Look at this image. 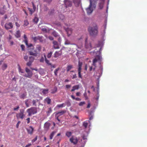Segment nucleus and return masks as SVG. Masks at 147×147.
<instances>
[{
	"label": "nucleus",
	"instance_id": "1",
	"mask_svg": "<svg viewBox=\"0 0 147 147\" xmlns=\"http://www.w3.org/2000/svg\"><path fill=\"white\" fill-rule=\"evenodd\" d=\"M98 27L96 24L93 26H90L88 28V31L90 35L92 36H96L98 34Z\"/></svg>",
	"mask_w": 147,
	"mask_h": 147
},
{
	"label": "nucleus",
	"instance_id": "2",
	"mask_svg": "<svg viewBox=\"0 0 147 147\" xmlns=\"http://www.w3.org/2000/svg\"><path fill=\"white\" fill-rule=\"evenodd\" d=\"M42 47L40 45H37L35 49L33 51L31 50H29L28 51L29 54L35 57H36L38 54H39L41 51Z\"/></svg>",
	"mask_w": 147,
	"mask_h": 147
},
{
	"label": "nucleus",
	"instance_id": "3",
	"mask_svg": "<svg viewBox=\"0 0 147 147\" xmlns=\"http://www.w3.org/2000/svg\"><path fill=\"white\" fill-rule=\"evenodd\" d=\"M96 2H94V1L90 0V5L86 9V10L87 13L88 15L91 14L93 12L94 9H95L96 6L94 4Z\"/></svg>",
	"mask_w": 147,
	"mask_h": 147
},
{
	"label": "nucleus",
	"instance_id": "4",
	"mask_svg": "<svg viewBox=\"0 0 147 147\" xmlns=\"http://www.w3.org/2000/svg\"><path fill=\"white\" fill-rule=\"evenodd\" d=\"M27 112L28 113V116H30L37 113V109L35 107H31L27 110Z\"/></svg>",
	"mask_w": 147,
	"mask_h": 147
},
{
	"label": "nucleus",
	"instance_id": "5",
	"mask_svg": "<svg viewBox=\"0 0 147 147\" xmlns=\"http://www.w3.org/2000/svg\"><path fill=\"white\" fill-rule=\"evenodd\" d=\"M24 111L23 109L20 110L19 113L17 114L16 116L18 119H22L25 117V115L24 114Z\"/></svg>",
	"mask_w": 147,
	"mask_h": 147
},
{
	"label": "nucleus",
	"instance_id": "6",
	"mask_svg": "<svg viewBox=\"0 0 147 147\" xmlns=\"http://www.w3.org/2000/svg\"><path fill=\"white\" fill-rule=\"evenodd\" d=\"M78 140L77 137L72 136L69 139L70 142L74 145L77 144L78 142Z\"/></svg>",
	"mask_w": 147,
	"mask_h": 147
},
{
	"label": "nucleus",
	"instance_id": "7",
	"mask_svg": "<svg viewBox=\"0 0 147 147\" xmlns=\"http://www.w3.org/2000/svg\"><path fill=\"white\" fill-rule=\"evenodd\" d=\"M44 57L45 58V60L46 63L49 66H50L52 68H55L56 66L55 65H52V63H50L49 61L46 58V55L44 54Z\"/></svg>",
	"mask_w": 147,
	"mask_h": 147
},
{
	"label": "nucleus",
	"instance_id": "8",
	"mask_svg": "<svg viewBox=\"0 0 147 147\" xmlns=\"http://www.w3.org/2000/svg\"><path fill=\"white\" fill-rule=\"evenodd\" d=\"M13 27V26L11 22L6 23L5 24V28L7 30L11 29Z\"/></svg>",
	"mask_w": 147,
	"mask_h": 147
},
{
	"label": "nucleus",
	"instance_id": "9",
	"mask_svg": "<svg viewBox=\"0 0 147 147\" xmlns=\"http://www.w3.org/2000/svg\"><path fill=\"white\" fill-rule=\"evenodd\" d=\"M28 133L31 135H32L34 130V128L31 126H30L28 128H26Z\"/></svg>",
	"mask_w": 147,
	"mask_h": 147
},
{
	"label": "nucleus",
	"instance_id": "10",
	"mask_svg": "<svg viewBox=\"0 0 147 147\" xmlns=\"http://www.w3.org/2000/svg\"><path fill=\"white\" fill-rule=\"evenodd\" d=\"M66 32H67V36H69L71 34L73 30L70 28H64Z\"/></svg>",
	"mask_w": 147,
	"mask_h": 147
},
{
	"label": "nucleus",
	"instance_id": "11",
	"mask_svg": "<svg viewBox=\"0 0 147 147\" xmlns=\"http://www.w3.org/2000/svg\"><path fill=\"white\" fill-rule=\"evenodd\" d=\"M51 125L50 123L49 122H47L45 123L44 124V128L45 130L48 131Z\"/></svg>",
	"mask_w": 147,
	"mask_h": 147
},
{
	"label": "nucleus",
	"instance_id": "12",
	"mask_svg": "<svg viewBox=\"0 0 147 147\" xmlns=\"http://www.w3.org/2000/svg\"><path fill=\"white\" fill-rule=\"evenodd\" d=\"M62 54V52L61 51H56L54 54V57L57 58L61 56Z\"/></svg>",
	"mask_w": 147,
	"mask_h": 147
},
{
	"label": "nucleus",
	"instance_id": "13",
	"mask_svg": "<svg viewBox=\"0 0 147 147\" xmlns=\"http://www.w3.org/2000/svg\"><path fill=\"white\" fill-rule=\"evenodd\" d=\"M66 112V111L65 110H61L60 111L57 113L55 114V116H57V115H58V117H60V116L63 115Z\"/></svg>",
	"mask_w": 147,
	"mask_h": 147
},
{
	"label": "nucleus",
	"instance_id": "14",
	"mask_svg": "<svg viewBox=\"0 0 147 147\" xmlns=\"http://www.w3.org/2000/svg\"><path fill=\"white\" fill-rule=\"evenodd\" d=\"M53 47L55 49H57L59 48L58 44L57 41H54L53 42Z\"/></svg>",
	"mask_w": 147,
	"mask_h": 147
},
{
	"label": "nucleus",
	"instance_id": "15",
	"mask_svg": "<svg viewBox=\"0 0 147 147\" xmlns=\"http://www.w3.org/2000/svg\"><path fill=\"white\" fill-rule=\"evenodd\" d=\"M25 104L26 107H28L31 105V100L30 99H27L25 100Z\"/></svg>",
	"mask_w": 147,
	"mask_h": 147
},
{
	"label": "nucleus",
	"instance_id": "16",
	"mask_svg": "<svg viewBox=\"0 0 147 147\" xmlns=\"http://www.w3.org/2000/svg\"><path fill=\"white\" fill-rule=\"evenodd\" d=\"M27 73L28 74L26 75V74L25 75H24V76L27 78H31L32 75V72L31 71H30Z\"/></svg>",
	"mask_w": 147,
	"mask_h": 147
},
{
	"label": "nucleus",
	"instance_id": "17",
	"mask_svg": "<svg viewBox=\"0 0 147 147\" xmlns=\"http://www.w3.org/2000/svg\"><path fill=\"white\" fill-rule=\"evenodd\" d=\"M79 88V85H76L73 86L72 89L71 90V92H73L76 90H78Z\"/></svg>",
	"mask_w": 147,
	"mask_h": 147
},
{
	"label": "nucleus",
	"instance_id": "18",
	"mask_svg": "<svg viewBox=\"0 0 147 147\" xmlns=\"http://www.w3.org/2000/svg\"><path fill=\"white\" fill-rule=\"evenodd\" d=\"M80 1V0H73V3L76 6H79Z\"/></svg>",
	"mask_w": 147,
	"mask_h": 147
},
{
	"label": "nucleus",
	"instance_id": "19",
	"mask_svg": "<svg viewBox=\"0 0 147 147\" xmlns=\"http://www.w3.org/2000/svg\"><path fill=\"white\" fill-rule=\"evenodd\" d=\"M20 30L17 31L15 33V36L17 38H19L20 37Z\"/></svg>",
	"mask_w": 147,
	"mask_h": 147
},
{
	"label": "nucleus",
	"instance_id": "20",
	"mask_svg": "<svg viewBox=\"0 0 147 147\" xmlns=\"http://www.w3.org/2000/svg\"><path fill=\"white\" fill-rule=\"evenodd\" d=\"M38 101V100H33L32 101V105L33 106H37L36 102Z\"/></svg>",
	"mask_w": 147,
	"mask_h": 147
},
{
	"label": "nucleus",
	"instance_id": "21",
	"mask_svg": "<svg viewBox=\"0 0 147 147\" xmlns=\"http://www.w3.org/2000/svg\"><path fill=\"white\" fill-rule=\"evenodd\" d=\"M24 41L26 44V45H28V40L26 36V34H24Z\"/></svg>",
	"mask_w": 147,
	"mask_h": 147
},
{
	"label": "nucleus",
	"instance_id": "22",
	"mask_svg": "<svg viewBox=\"0 0 147 147\" xmlns=\"http://www.w3.org/2000/svg\"><path fill=\"white\" fill-rule=\"evenodd\" d=\"M72 133L71 132L67 131L65 133V135L67 137L69 138L71 136Z\"/></svg>",
	"mask_w": 147,
	"mask_h": 147
},
{
	"label": "nucleus",
	"instance_id": "23",
	"mask_svg": "<svg viewBox=\"0 0 147 147\" xmlns=\"http://www.w3.org/2000/svg\"><path fill=\"white\" fill-rule=\"evenodd\" d=\"M71 97L73 100L75 99L77 101H79L81 100L80 98L78 97L75 98V97L73 95H71Z\"/></svg>",
	"mask_w": 147,
	"mask_h": 147
},
{
	"label": "nucleus",
	"instance_id": "24",
	"mask_svg": "<svg viewBox=\"0 0 147 147\" xmlns=\"http://www.w3.org/2000/svg\"><path fill=\"white\" fill-rule=\"evenodd\" d=\"M45 101L47 102L48 104H49L51 103V99L49 98H47L45 100Z\"/></svg>",
	"mask_w": 147,
	"mask_h": 147
},
{
	"label": "nucleus",
	"instance_id": "25",
	"mask_svg": "<svg viewBox=\"0 0 147 147\" xmlns=\"http://www.w3.org/2000/svg\"><path fill=\"white\" fill-rule=\"evenodd\" d=\"M5 6L4 5L3 8H0V13L3 15L5 13V11L3 10V9H5Z\"/></svg>",
	"mask_w": 147,
	"mask_h": 147
},
{
	"label": "nucleus",
	"instance_id": "26",
	"mask_svg": "<svg viewBox=\"0 0 147 147\" xmlns=\"http://www.w3.org/2000/svg\"><path fill=\"white\" fill-rule=\"evenodd\" d=\"M82 63L80 61H79L78 69H82Z\"/></svg>",
	"mask_w": 147,
	"mask_h": 147
},
{
	"label": "nucleus",
	"instance_id": "27",
	"mask_svg": "<svg viewBox=\"0 0 147 147\" xmlns=\"http://www.w3.org/2000/svg\"><path fill=\"white\" fill-rule=\"evenodd\" d=\"M56 132L55 131H53L52 132L50 136V139L51 140L53 139V138L55 135V134L56 133Z\"/></svg>",
	"mask_w": 147,
	"mask_h": 147
},
{
	"label": "nucleus",
	"instance_id": "28",
	"mask_svg": "<svg viewBox=\"0 0 147 147\" xmlns=\"http://www.w3.org/2000/svg\"><path fill=\"white\" fill-rule=\"evenodd\" d=\"M42 90V92L44 94H47L48 93V89H43Z\"/></svg>",
	"mask_w": 147,
	"mask_h": 147
},
{
	"label": "nucleus",
	"instance_id": "29",
	"mask_svg": "<svg viewBox=\"0 0 147 147\" xmlns=\"http://www.w3.org/2000/svg\"><path fill=\"white\" fill-rule=\"evenodd\" d=\"M41 30L43 32H47L48 31V30L45 26L42 27L41 28Z\"/></svg>",
	"mask_w": 147,
	"mask_h": 147
},
{
	"label": "nucleus",
	"instance_id": "30",
	"mask_svg": "<svg viewBox=\"0 0 147 147\" xmlns=\"http://www.w3.org/2000/svg\"><path fill=\"white\" fill-rule=\"evenodd\" d=\"M7 64L6 63H4L2 66V69L3 70L5 69L7 67Z\"/></svg>",
	"mask_w": 147,
	"mask_h": 147
},
{
	"label": "nucleus",
	"instance_id": "31",
	"mask_svg": "<svg viewBox=\"0 0 147 147\" xmlns=\"http://www.w3.org/2000/svg\"><path fill=\"white\" fill-rule=\"evenodd\" d=\"M73 68V66L72 65H69L67 66V71H69L71 69Z\"/></svg>",
	"mask_w": 147,
	"mask_h": 147
},
{
	"label": "nucleus",
	"instance_id": "32",
	"mask_svg": "<svg viewBox=\"0 0 147 147\" xmlns=\"http://www.w3.org/2000/svg\"><path fill=\"white\" fill-rule=\"evenodd\" d=\"M34 59V57L30 56L29 57V61L32 63Z\"/></svg>",
	"mask_w": 147,
	"mask_h": 147
},
{
	"label": "nucleus",
	"instance_id": "33",
	"mask_svg": "<svg viewBox=\"0 0 147 147\" xmlns=\"http://www.w3.org/2000/svg\"><path fill=\"white\" fill-rule=\"evenodd\" d=\"M28 9L30 11V14L31 15H32L33 13H34L35 11L34 10H33V9H31L30 8H28Z\"/></svg>",
	"mask_w": 147,
	"mask_h": 147
},
{
	"label": "nucleus",
	"instance_id": "34",
	"mask_svg": "<svg viewBox=\"0 0 147 147\" xmlns=\"http://www.w3.org/2000/svg\"><path fill=\"white\" fill-rule=\"evenodd\" d=\"M81 69H78V77L80 78H82V76L81 75Z\"/></svg>",
	"mask_w": 147,
	"mask_h": 147
},
{
	"label": "nucleus",
	"instance_id": "35",
	"mask_svg": "<svg viewBox=\"0 0 147 147\" xmlns=\"http://www.w3.org/2000/svg\"><path fill=\"white\" fill-rule=\"evenodd\" d=\"M53 52H50L49 53H48L47 55V57L48 58H50L52 55Z\"/></svg>",
	"mask_w": 147,
	"mask_h": 147
},
{
	"label": "nucleus",
	"instance_id": "36",
	"mask_svg": "<svg viewBox=\"0 0 147 147\" xmlns=\"http://www.w3.org/2000/svg\"><path fill=\"white\" fill-rule=\"evenodd\" d=\"M29 24V23L27 20H24V27L27 26Z\"/></svg>",
	"mask_w": 147,
	"mask_h": 147
},
{
	"label": "nucleus",
	"instance_id": "37",
	"mask_svg": "<svg viewBox=\"0 0 147 147\" xmlns=\"http://www.w3.org/2000/svg\"><path fill=\"white\" fill-rule=\"evenodd\" d=\"M52 34L53 36L56 37L58 36L57 33L55 31H54L53 32Z\"/></svg>",
	"mask_w": 147,
	"mask_h": 147
},
{
	"label": "nucleus",
	"instance_id": "38",
	"mask_svg": "<svg viewBox=\"0 0 147 147\" xmlns=\"http://www.w3.org/2000/svg\"><path fill=\"white\" fill-rule=\"evenodd\" d=\"M18 71L19 73H24V70H23L20 67L19 65H18Z\"/></svg>",
	"mask_w": 147,
	"mask_h": 147
},
{
	"label": "nucleus",
	"instance_id": "39",
	"mask_svg": "<svg viewBox=\"0 0 147 147\" xmlns=\"http://www.w3.org/2000/svg\"><path fill=\"white\" fill-rule=\"evenodd\" d=\"M64 3L66 5H67V3H69V5H71V2L69 1V0H64Z\"/></svg>",
	"mask_w": 147,
	"mask_h": 147
},
{
	"label": "nucleus",
	"instance_id": "40",
	"mask_svg": "<svg viewBox=\"0 0 147 147\" xmlns=\"http://www.w3.org/2000/svg\"><path fill=\"white\" fill-rule=\"evenodd\" d=\"M97 61H98V59L96 58H95L94 59H93V65L94 66H96V64L95 63H96Z\"/></svg>",
	"mask_w": 147,
	"mask_h": 147
},
{
	"label": "nucleus",
	"instance_id": "41",
	"mask_svg": "<svg viewBox=\"0 0 147 147\" xmlns=\"http://www.w3.org/2000/svg\"><path fill=\"white\" fill-rule=\"evenodd\" d=\"M38 21V19L36 17H35L33 20V22L35 23H37Z\"/></svg>",
	"mask_w": 147,
	"mask_h": 147
},
{
	"label": "nucleus",
	"instance_id": "42",
	"mask_svg": "<svg viewBox=\"0 0 147 147\" xmlns=\"http://www.w3.org/2000/svg\"><path fill=\"white\" fill-rule=\"evenodd\" d=\"M39 36L36 37H34L32 38V39L34 40V41L36 42H37V40H38Z\"/></svg>",
	"mask_w": 147,
	"mask_h": 147
},
{
	"label": "nucleus",
	"instance_id": "43",
	"mask_svg": "<svg viewBox=\"0 0 147 147\" xmlns=\"http://www.w3.org/2000/svg\"><path fill=\"white\" fill-rule=\"evenodd\" d=\"M59 68H58L57 69H55V70L54 71V73L55 75V76H57V72H58V70H59Z\"/></svg>",
	"mask_w": 147,
	"mask_h": 147
},
{
	"label": "nucleus",
	"instance_id": "44",
	"mask_svg": "<svg viewBox=\"0 0 147 147\" xmlns=\"http://www.w3.org/2000/svg\"><path fill=\"white\" fill-rule=\"evenodd\" d=\"M65 105H64V103H63L59 105H58L57 106V107L59 108H62Z\"/></svg>",
	"mask_w": 147,
	"mask_h": 147
},
{
	"label": "nucleus",
	"instance_id": "45",
	"mask_svg": "<svg viewBox=\"0 0 147 147\" xmlns=\"http://www.w3.org/2000/svg\"><path fill=\"white\" fill-rule=\"evenodd\" d=\"M52 110L51 108H49L48 109V111L47 112V115H49V114L51 113L52 112Z\"/></svg>",
	"mask_w": 147,
	"mask_h": 147
},
{
	"label": "nucleus",
	"instance_id": "46",
	"mask_svg": "<svg viewBox=\"0 0 147 147\" xmlns=\"http://www.w3.org/2000/svg\"><path fill=\"white\" fill-rule=\"evenodd\" d=\"M42 36H39L38 40H39L40 42H42L43 41Z\"/></svg>",
	"mask_w": 147,
	"mask_h": 147
},
{
	"label": "nucleus",
	"instance_id": "47",
	"mask_svg": "<svg viewBox=\"0 0 147 147\" xmlns=\"http://www.w3.org/2000/svg\"><path fill=\"white\" fill-rule=\"evenodd\" d=\"M59 18L60 19L63 20L64 18V16L62 14H60L59 16Z\"/></svg>",
	"mask_w": 147,
	"mask_h": 147
},
{
	"label": "nucleus",
	"instance_id": "48",
	"mask_svg": "<svg viewBox=\"0 0 147 147\" xmlns=\"http://www.w3.org/2000/svg\"><path fill=\"white\" fill-rule=\"evenodd\" d=\"M84 96L86 100H87L88 99V98L87 96V93L86 92V90L85 91V92L84 94Z\"/></svg>",
	"mask_w": 147,
	"mask_h": 147
},
{
	"label": "nucleus",
	"instance_id": "49",
	"mask_svg": "<svg viewBox=\"0 0 147 147\" xmlns=\"http://www.w3.org/2000/svg\"><path fill=\"white\" fill-rule=\"evenodd\" d=\"M88 125V123L85 122H84L83 123V125L86 128Z\"/></svg>",
	"mask_w": 147,
	"mask_h": 147
},
{
	"label": "nucleus",
	"instance_id": "50",
	"mask_svg": "<svg viewBox=\"0 0 147 147\" xmlns=\"http://www.w3.org/2000/svg\"><path fill=\"white\" fill-rule=\"evenodd\" d=\"M52 1V0H43L44 2H45L48 3H50Z\"/></svg>",
	"mask_w": 147,
	"mask_h": 147
},
{
	"label": "nucleus",
	"instance_id": "51",
	"mask_svg": "<svg viewBox=\"0 0 147 147\" xmlns=\"http://www.w3.org/2000/svg\"><path fill=\"white\" fill-rule=\"evenodd\" d=\"M45 59L44 57H42L40 60V61L41 62L43 63L44 62Z\"/></svg>",
	"mask_w": 147,
	"mask_h": 147
},
{
	"label": "nucleus",
	"instance_id": "52",
	"mask_svg": "<svg viewBox=\"0 0 147 147\" xmlns=\"http://www.w3.org/2000/svg\"><path fill=\"white\" fill-rule=\"evenodd\" d=\"M37 136L34 139H33V140H32V143L34 142H35L37 140Z\"/></svg>",
	"mask_w": 147,
	"mask_h": 147
},
{
	"label": "nucleus",
	"instance_id": "53",
	"mask_svg": "<svg viewBox=\"0 0 147 147\" xmlns=\"http://www.w3.org/2000/svg\"><path fill=\"white\" fill-rule=\"evenodd\" d=\"M19 108H20L19 106H18L16 107H15L13 108V110L14 111H17L19 109Z\"/></svg>",
	"mask_w": 147,
	"mask_h": 147
},
{
	"label": "nucleus",
	"instance_id": "54",
	"mask_svg": "<svg viewBox=\"0 0 147 147\" xmlns=\"http://www.w3.org/2000/svg\"><path fill=\"white\" fill-rule=\"evenodd\" d=\"M87 136H86L84 135L82 137V138L84 140H86L87 139Z\"/></svg>",
	"mask_w": 147,
	"mask_h": 147
},
{
	"label": "nucleus",
	"instance_id": "55",
	"mask_svg": "<svg viewBox=\"0 0 147 147\" xmlns=\"http://www.w3.org/2000/svg\"><path fill=\"white\" fill-rule=\"evenodd\" d=\"M33 7V9L34 10V11H35L36 9V7L35 5H34V3L33 2L32 3Z\"/></svg>",
	"mask_w": 147,
	"mask_h": 147
},
{
	"label": "nucleus",
	"instance_id": "56",
	"mask_svg": "<svg viewBox=\"0 0 147 147\" xmlns=\"http://www.w3.org/2000/svg\"><path fill=\"white\" fill-rule=\"evenodd\" d=\"M85 104V102H80V103L79 104V105L80 106H82L83 105Z\"/></svg>",
	"mask_w": 147,
	"mask_h": 147
},
{
	"label": "nucleus",
	"instance_id": "57",
	"mask_svg": "<svg viewBox=\"0 0 147 147\" xmlns=\"http://www.w3.org/2000/svg\"><path fill=\"white\" fill-rule=\"evenodd\" d=\"M21 48L22 51H24V50L25 46L23 45H21Z\"/></svg>",
	"mask_w": 147,
	"mask_h": 147
},
{
	"label": "nucleus",
	"instance_id": "58",
	"mask_svg": "<svg viewBox=\"0 0 147 147\" xmlns=\"http://www.w3.org/2000/svg\"><path fill=\"white\" fill-rule=\"evenodd\" d=\"M65 7L66 8H67V7L71 6L72 5V3L71 2V5H69V3H67V5H66L65 4Z\"/></svg>",
	"mask_w": 147,
	"mask_h": 147
},
{
	"label": "nucleus",
	"instance_id": "59",
	"mask_svg": "<svg viewBox=\"0 0 147 147\" xmlns=\"http://www.w3.org/2000/svg\"><path fill=\"white\" fill-rule=\"evenodd\" d=\"M32 63V62L29 61L28 63H27L26 65L28 66H30L31 65Z\"/></svg>",
	"mask_w": 147,
	"mask_h": 147
},
{
	"label": "nucleus",
	"instance_id": "60",
	"mask_svg": "<svg viewBox=\"0 0 147 147\" xmlns=\"http://www.w3.org/2000/svg\"><path fill=\"white\" fill-rule=\"evenodd\" d=\"M88 105H87V108H90V105H91L90 102L89 101H88Z\"/></svg>",
	"mask_w": 147,
	"mask_h": 147
},
{
	"label": "nucleus",
	"instance_id": "61",
	"mask_svg": "<svg viewBox=\"0 0 147 147\" xmlns=\"http://www.w3.org/2000/svg\"><path fill=\"white\" fill-rule=\"evenodd\" d=\"M21 122L20 121H19L17 123L16 125V127L17 128H18V127H19V124Z\"/></svg>",
	"mask_w": 147,
	"mask_h": 147
},
{
	"label": "nucleus",
	"instance_id": "62",
	"mask_svg": "<svg viewBox=\"0 0 147 147\" xmlns=\"http://www.w3.org/2000/svg\"><path fill=\"white\" fill-rule=\"evenodd\" d=\"M16 25L17 28H18L20 27V25L17 22H16L15 23Z\"/></svg>",
	"mask_w": 147,
	"mask_h": 147
},
{
	"label": "nucleus",
	"instance_id": "63",
	"mask_svg": "<svg viewBox=\"0 0 147 147\" xmlns=\"http://www.w3.org/2000/svg\"><path fill=\"white\" fill-rule=\"evenodd\" d=\"M26 45L28 47H30L33 46V45L32 44H28V45Z\"/></svg>",
	"mask_w": 147,
	"mask_h": 147
},
{
	"label": "nucleus",
	"instance_id": "64",
	"mask_svg": "<svg viewBox=\"0 0 147 147\" xmlns=\"http://www.w3.org/2000/svg\"><path fill=\"white\" fill-rule=\"evenodd\" d=\"M27 121V123L28 124L30 122V118H28L26 119Z\"/></svg>",
	"mask_w": 147,
	"mask_h": 147
}]
</instances>
